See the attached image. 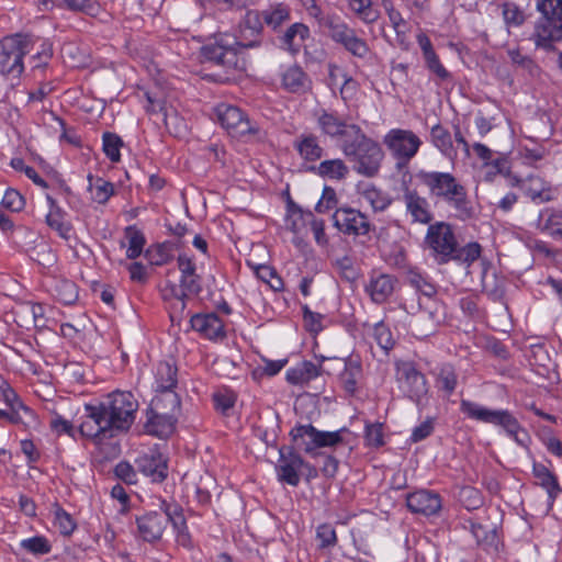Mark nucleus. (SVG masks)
Masks as SVG:
<instances>
[{
  "label": "nucleus",
  "instance_id": "9d476101",
  "mask_svg": "<svg viewBox=\"0 0 562 562\" xmlns=\"http://www.w3.org/2000/svg\"><path fill=\"white\" fill-rule=\"evenodd\" d=\"M79 432L86 438L100 441L111 439L116 435L101 400L85 405V415L79 425Z\"/></svg>",
  "mask_w": 562,
  "mask_h": 562
},
{
  "label": "nucleus",
  "instance_id": "e2e57ef3",
  "mask_svg": "<svg viewBox=\"0 0 562 562\" xmlns=\"http://www.w3.org/2000/svg\"><path fill=\"white\" fill-rule=\"evenodd\" d=\"M364 441L370 448H380L384 442L383 424L381 423H367L364 427Z\"/></svg>",
  "mask_w": 562,
  "mask_h": 562
},
{
  "label": "nucleus",
  "instance_id": "69168bd1",
  "mask_svg": "<svg viewBox=\"0 0 562 562\" xmlns=\"http://www.w3.org/2000/svg\"><path fill=\"white\" fill-rule=\"evenodd\" d=\"M364 198L371 204L373 210L379 212L386 210L392 203V199L389 194L374 187L366 190Z\"/></svg>",
  "mask_w": 562,
  "mask_h": 562
},
{
  "label": "nucleus",
  "instance_id": "72a5a7b5",
  "mask_svg": "<svg viewBox=\"0 0 562 562\" xmlns=\"http://www.w3.org/2000/svg\"><path fill=\"white\" fill-rule=\"evenodd\" d=\"M532 474L537 479L536 484L547 491L549 502L552 505L558 494L562 492L557 475L539 462H533Z\"/></svg>",
  "mask_w": 562,
  "mask_h": 562
},
{
  "label": "nucleus",
  "instance_id": "a878e982",
  "mask_svg": "<svg viewBox=\"0 0 562 562\" xmlns=\"http://www.w3.org/2000/svg\"><path fill=\"white\" fill-rule=\"evenodd\" d=\"M49 205V212L46 214V224L54 229L59 237L69 240L71 237L72 225L66 221V212L58 205L57 201L50 195L46 196Z\"/></svg>",
  "mask_w": 562,
  "mask_h": 562
},
{
  "label": "nucleus",
  "instance_id": "58836bf2",
  "mask_svg": "<svg viewBox=\"0 0 562 562\" xmlns=\"http://www.w3.org/2000/svg\"><path fill=\"white\" fill-rule=\"evenodd\" d=\"M178 369L173 363L160 361L155 370V391L175 390Z\"/></svg>",
  "mask_w": 562,
  "mask_h": 562
},
{
  "label": "nucleus",
  "instance_id": "de8ad7c7",
  "mask_svg": "<svg viewBox=\"0 0 562 562\" xmlns=\"http://www.w3.org/2000/svg\"><path fill=\"white\" fill-rule=\"evenodd\" d=\"M55 297L65 305H71L78 300L77 284L67 279H57L53 286Z\"/></svg>",
  "mask_w": 562,
  "mask_h": 562
},
{
  "label": "nucleus",
  "instance_id": "423d86ee",
  "mask_svg": "<svg viewBox=\"0 0 562 562\" xmlns=\"http://www.w3.org/2000/svg\"><path fill=\"white\" fill-rule=\"evenodd\" d=\"M541 16L536 21L530 40L536 48L555 50L554 43L562 41V0H537Z\"/></svg>",
  "mask_w": 562,
  "mask_h": 562
},
{
  "label": "nucleus",
  "instance_id": "20e7f679",
  "mask_svg": "<svg viewBox=\"0 0 562 562\" xmlns=\"http://www.w3.org/2000/svg\"><path fill=\"white\" fill-rule=\"evenodd\" d=\"M353 136L341 143V151L352 164V169L366 178H374L379 175L384 151L381 145L369 137L361 127H351Z\"/></svg>",
  "mask_w": 562,
  "mask_h": 562
},
{
  "label": "nucleus",
  "instance_id": "338daca9",
  "mask_svg": "<svg viewBox=\"0 0 562 562\" xmlns=\"http://www.w3.org/2000/svg\"><path fill=\"white\" fill-rule=\"evenodd\" d=\"M316 539L319 541L321 549L334 547L337 543L335 528L327 522L319 525L316 529Z\"/></svg>",
  "mask_w": 562,
  "mask_h": 562
},
{
  "label": "nucleus",
  "instance_id": "c9c22d12",
  "mask_svg": "<svg viewBox=\"0 0 562 562\" xmlns=\"http://www.w3.org/2000/svg\"><path fill=\"white\" fill-rule=\"evenodd\" d=\"M310 36V29L303 23H294L279 36L281 47L292 54L299 53L305 40Z\"/></svg>",
  "mask_w": 562,
  "mask_h": 562
},
{
  "label": "nucleus",
  "instance_id": "7c9ffc66",
  "mask_svg": "<svg viewBox=\"0 0 562 562\" xmlns=\"http://www.w3.org/2000/svg\"><path fill=\"white\" fill-rule=\"evenodd\" d=\"M156 393L148 407L149 412H162L166 415L178 418L181 409V400L175 390L156 391Z\"/></svg>",
  "mask_w": 562,
  "mask_h": 562
},
{
  "label": "nucleus",
  "instance_id": "e433bc0d",
  "mask_svg": "<svg viewBox=\"0 0 562 562\" xmlns=\"http://www.w3.org/2000/svg\"><path fill=\"white\" fill-rule=\"evenodd\" d=\"M322 374V367L304 360L286 371V381L293 385L307 384Z\"/></svg>",
  "mask_w": 562,
  "mask_h": 562
},
{
  "label": "nucleus",
  "instance_id": "bf43d9fd",
  "mask_svg": "<svg viewBox=\"0 0 562 562\" xmlns=\"http://www.w3.org/2000/svg\"><path fill=\"white\" fill-rule=\"evenodd\" d=\"M373 337L376 344L386 353L392 350L395 346V339L393 338L392 331L384 322H379L373 327Z\"/></svg>",
  "mask_w": 562,
  "mask_h": 562
},
{
  "label": "nucleus",
  "instance_id": "b1692460",
  "mask_svg": "<svg viewBox=\"0 0 562 562\" xmlns=\"http://www.w3.org/2000/svg\"><path fill=\"white\" fill-rule=\"evenodd\" d=\"M135 464L137 471L153 482H162L167 477V463L159 453L139 456Z\"/></svg>",
  "mask_w": 562,
  "mask_h": 562
},
{
  "label": "nucleus",
  "instance_id": "c756f323",
  "mask_svg": "<svg viewBox=\"0 0 562 562\" xmlns=\"http://www.w3.org/2000/svg\"><path fill=\"white\" fill-rule=\"evenodd\" d=\"M395 282L396 279L390 274L372 276L366 291L374 303L382 304L392 295Z\"/></svg>",
  "mask_w": 562,
  "mask_h": 562
},
{
  "label": "nucleus",
  "instance_id": "c03bdc74",
  "mask_svg": "<svg viewBox=\"0 0 562 562\" xmlns=\"http://www.w3.org/2000/svg\"><path fill=\"white\" fill-rule=\"evenodd\" d=\"M88 189L91 192V198L93 201L100 204H104L114 194V186L112 182L106 181L100 177L94 178L92 175L88 176Z\"/></svg>",
  "mask_w": 562,
  "mask_h": 562
},
{
  "label": "nucleus",
  "instance_id": "3c124183",
  "mask_svg": "<svg viewBox=\"0 0 562 562\" xmlns=\"http://www.w3.org/2000/svg\"><path fill=\"white\" fill-rule=\"evenodd\" d=\"M503 20L508 29L519 27L526 21L525 12L515 2H505L502 4Z\"/></svg>",
  "mask_w": 562,
  "mask_h": 562
},
{
  "label": "nucleus",
  "instance_id": "a211bd4d",
  "mask_svg": "<svg viewBox=\"0 0 562 562\" xmlns=\"http://www.w3.org/2000/svg\"><path fill=\"white\" fill-rule=\"evenodd\" d=\"M402 184L403 202L405 203L407 214L412 216V220L415 223L430 225L432 214L429 210L427 199L419 195L417 190L411 189L405 179H403Z\"/></svg>",
  "mask_w": 562,
  "mask_h": 562
},
{
  "label": "nucleus",
  "instance_id": "4468645a",
  "mask_svg": "<svg viewBox=\"0 0 562 562\" xmlns=\"http://www.w3.org/2000/svg\"><path fill=\"white\" fill-rule=\"evenodd\" d=\"M334 226L345 235H367L372 225L367 215L352 207H338L333 214Z\"/></svg>",
  "mask_w": 562,
  "mask_h": 562
},
{
  "label": "nucleus",
  "instance_id": "2eb2a0df",
  "mask_svg": "<svg viewBox=\"0 0 562 562\" xmlns=\"http://www.w3.org/2000/svg\"><path fill=\"white\" fill-rule=\"evenodd\" d=\"M406 506L413 514L429 517L441 510L442 498L435 491L417 490L406 495Z\"/></svg>",
  "mask_w": 562,
  "mask_h": 562
},
{
  "label": "nucleus",
  "instance_id": "ea45409f",
  "mask_svg": "<svg viewBox=\"0 0 562 562\" xmlns=\"http://www.w3.org/2000/svg\"><path fill=\"white\" fill-rule=\"evenodd\" d=\"M178 247V244L169 240L154 244L146 249L145 257L153 266H164L173 259V251Z\"/></svg>",
  "mask_w": 562,
  "mask_h": 562
},
{
  "label": "nucleus",
  "instance_id": "09e8293b",
  "mask_svg": "<svg viewBox=\"0 0 562 562\" xmlns=\"http://www.w3.org/2000/svg\"><path fill=\"white\" fill-rule=\"evenodd\" d=\"M125 236L128 239L126 257L128 259L138 258L142 255L146 244V238L143 232L136 228V226H127L125 228Z\"/></svg>",
  "mask_w": 562,
  "mask_h": 562
},
{
  "label": "nucleus",
  "instance_id": "37998d69",
  "mask_svg": "<svg viewBox=\"0 0 562 562\" xmlns=\"http://www.w3.org/2000/svg\"><path fill=\"white\" fill-rule=\"evenodd\" d=\"M406 281L416 291L427 297H434L437 294V285L427 274L422 273L416 268H412L407 271Z\"/></svg>",
  "mask_w": 562,
  "mask_h": 562
},
{
  "label": "nucleus",
  "instance_id": "a18cd8bd",
  "mask_svg": "<svg viewBox=\"0 0 562 562\" xmlns=\"http://www.w3.org/2000/svg\"><path fill=\"white\" fill-rule=\"evenodd\" d=\"M412 334L416 338H426L436 330V322L432 313L422 312L409 322Z\"/></svg>",
  "mask_w": 562,
  "mask_h": 562
},
{
  "label": "nucleus",
  "instance_id": "473e14b6",
  "mask_svg": "<svg viewBox=\"0 0 562 562\" xmlns=\"http://www.w3.org/2000/svg\"><path fill=\"white\" fill-rule=\"evenodd\" d=\"M429 142L445 157L449 159H454L457 157V149L453 146L452 135L441 123H437L430 127Z\"/></svg>",
  "mask_w": 562,
  "mask_h": 562
},
{
  "label": "nucleus",
  "instance_id": "603ef678",
  "mask_svg": "<svg viewBox=\"0 0 562 562\" xmlns=\"http://www.w3.org/2000/svg\"><path fill=\"white\" fill-rule=\"evenodd\" d=\"M350 7L364 23L371 24L380 16L379 10L372 5V0H350Z\"/></svg>",
  "mask_w": 562,
  "mask_h": 562
},
{
  "label": "nucleus",
  "instance_id": "6e6d98bb",
  "mask_svg": "<svg viewBox=\"0 0 562 562\" xmlns=\"http://www.w3.org/2000/svg\"><path fill=\"white\" fill-rule=\"evenodd\" d=\"M54 522L63 536H70L76 529V522L70 514H68L58 504L54 505Z\"/></svg>",
  "mask_w": 562,
  "mask_h": 562
},
{
  "label": "nucleus",
  "instance_id": "1a4fd4ad",
  "mask_svg": "<svg viewBox=\"0 0 562 562\" xmlns=\"http://www.w3.org/2000/svg\"><path fill=\"white\" fill-rule=\"evenodd\" d=\"M216 117L227 133L237 138L263 137L259 124L236 105L221 103L215 108Z\"/></svg>",
  "mask_w": 562,
  "mask_h": 562
},
{
  "label": "nucleus",
  "instance_id": "aec40b11",
  "mask_svg": "<svg viewBox=\"0 0 562 562\" xmlns=\"http://www.w3.org/2000/svg\"><path fill=\"white\" fill-rule=\"evenodd\" d=\"M191 328L209 340L224 339V322L215 313L194 314L190 319Z\"/></svg>",
  "mask_w": 562,
  "mask_h": 562
},
{
  "label": "nucleus",
  "instance_id": "c85d7f7f",
  "mask_svg": "<svg viewBox=\"0 0 562 562\" xmlns=\"http://www.w3.org/2000/svg\"><path fill=\"white\" fill-rule=\"evenodd\" d=\"M299 156L306 162H315L324 156V148L319 145L318 137L312 133L297 136L293 143Z\"/></svg>",
  "mask_w": 562,
  "mask_h": 562
},
{
  "label": "nucleus",
  "instance_id": "680f3d73",
  "mask_svg": "<svg viewBox=\"0 0 562 562\" xmlns=\"http://www.w3.org/2000/svg\"><path fill=\"white\" fill-rule=\"evenodd\" d=\"M507 53L515 66L527 71L532 77L538 74L539 67L531 57L524 55L519 49H509Z\"/></svg>",
  "mask_w": 562,
  "mask_h": 562
},
{
  "label": "nucleus",
  "instance_id": "a19ab883",
  "mask_svg": "<svg viewBox=\"0 0 562 562\" xmlns=\"http://www.w3.org/2000/svg\"><path fill=\"white\" fill-rule=\"evenodd\" d=\"M538 224L553 237H562V210L546 209L539 214Z\"/></svg>",
  "mask_w": 562,
  "mask_h": 562
},
{
  "label": "nucleus",
  "instance_id": "13d9d810",
  "mask_svg": "<svg viewBox=\"0 0 562 562\" xmlns=\"http://www.w3.org/2000/svg\"><path fill=\"white\" fill-rule=\"evenodd\" d=\"M236 398L237 396L233 391L228 389L218 390L213 394L214 407L223 415H228L236 403Z\"/></svg>",
  "mask_w": 562,
  "mask_h": 562
},
{
  "label": "nucleus",
  "instance_id": "bb28decb",
  "mask_svg": "<svg viewBox=\"0 0 562 562\" xmlns=\"http://www.w3.org/2000/svg\"><path fill=\"white\" fill-rule=\"evenodd\" d=\"M344 369L339 374V383L344 391L353 396L358 390V383L362 378V364L360 360L355 358L339 359L338 360Z\"/></svg>",
  "mask_w": 562,
  "mask_h": 562
},
{
  "label": "nucleus",
  "instance_id": "0eeeda50",
  "mask_svg": "<svg viewBox=\"0 0 562 562\" xmlns=\"http://www.w3.org/2000/svg\"><path fill=\"white\" fill-rule=\"evenodd\" d=\"M32 38L27 34L16 33L0 41V75L12 80L19 79L24 71V56L30 53Z\"/></svg>",
  "mask_w": 562,
  "mask_h": 562
},
{
  "label": "nucleus",
  "instance_id": "f8f14e48",
  "mask_svg": "<svg viewBox=\"0 0 562 562\" xmlns=\"http://www.w3.org/2000/svg\"><path fill=\"white\" fill-rule=\"evenodd\" d=\"M396 379L400 389L414 403L420 404L428 393L426 376L417 370L414 362L404 361L396 364Z\"/></svg>",
  "mask_w": 562,
  "mask_h": 562
},
{
  "label": "nucleus",
  "instance_id": "7ed1b4c3",
  "mask_svg": "<svg viewBox=\"0 0 562 562\" xmlns=\"http://www.w3.org/2000/svg\"><path fill=\"white\" fill-rule=\"evenodd\" d=\"M425 245L437 265L457 261L470 266L480 258L482 251L481 245L475 241L460 246L452 226L446 222H436L428 226Z\"/></svg>",
  "mask_w": 562,
  "mask_h": 562
},
{
  "label": "nucleus",
  "instance_id": "f3484780",
  "mask_svg": "<svg viewBox=\"0 0 562 562\" xmlns=\"http://www.w3.org/2000/svg\"><path fill=\"white\" fill-rule=\"evenodd\" d=\"M136 524L139 537L146 542L154 543L161 539L168 526V518L162 510H153L136 517Z\"/></svg>",
  "mask_w": 562,
  "mask_h": 562
},
{
  "label": "nucleus",
  "instance_id": "49530a36",
  "mask_svg": "<svg viewBox=\"0 0 562 562\" xmlns=\"http://www.w3.org/2000/svg\"><path fill=\"white\" fill-rule=\"evenodd\" d=\"M260 14H262V22L273 31L290 20V9L283 3H278L277 5L260 11Z\"/></svg>",
  "mask_w": 562,
  "mask_h": 562
},
{
  "label": "nucleus",
  "instance_id": "052dcab7",
  "mask_svg": "<svg viewBox=\"0 0 562 562\" xmlns=\"http://www.w3.org/2000/svg\"><path fill=\"white\" fill-rule=\"evenodd\" d=\"M425 60L426 68L434 74L441 82L448 81L451 79V74L441 64L439 56L437 53L430 52L428 54L423 55Z\"/></svg>",
  "mask_w": 562,
  "mask_h": 562
},
{
  "label": "nucleus",
  "instance_id": "8fccbe9b",
  "mask_svg": "<svg viewBox=\"0 0 562 562\" xmlns=\"http://www.w3.org/2000/svg\"><path fill=\"white\" fill-rule=\"evenodd\" d=\"M437 385L440 390L451 395L458 385V374L451 364H443L439 369Z\"/></svg>",
  "mask_w": 562,
  "mask_h": 562
},
{
  "label": "nucleus",
  "instance_id": "6e6552de",
  "mask_svg": "<svg viewBox=\"0 0 562 562\" xmlns=\"http://www.w3.org/2000/svg\"><path fill=\"white\" fill-rule=\"evenodd\" d=\"M101 401L115 434L127 431L134 424L138 409V402L134 394L116 390L106 394Z\"/></svg>",
  "mask_w": 562,
  "mask_h": 562
},
{
  "label": "nucleus",
  "instance_id": "39448f33",
  "mask_svg": "<svg viewBox=\"0 0 562 562\" xmlns=\"http://www.w3.org/2000/svg\"><path fill=\"white\" fill-rule=\"evenodd\" d=\"M460 412L469 419L502 428L508 437L521 447H528L530 436L508 409H491L469 400L460 401Z\"/></svg>",
  "mask_w": 562,
  "mask_h": 562
},
{
  "label": "nucleus",
  "instance_id": "2f4dec72",
  "mask_svg": "<svg viewBox=\"0 0 562 562\" xmlns=\"http://www.w3.org/2000/svg\"><path fill=\"white\" fill-rule=\"evenodd\" d=\"M483 292L493 301H502L505 295V280L499 278L487 262H482Z\"/></svg>",
  "mask_w": 562,
  "mask_h": 562
},
{
  "label": "nucleus",
  "instance_id": "dca6fc26",
  "mask_svg": "<svg viewBox=\"0 0 562 562\" xmlns=\"http://www.w3.org/2000/svg\"><path fill=\"white\" fill-rule=\"evenodd\" d=\"M305 465L304 459L294 450V447H282L280 449V460L277 465L278 477L291 486H297L300 483L299 470Z\"/></svg>",
  "mask_w": 562,
  "mask_h": 562
},
{
  "label": "nucleus",
  "instance_id": "412c9836",
  "mask_svg": "<svg viewBox=\"0 0 562 562\" xmlns=\"http://www.w3.org/2000/svg\"><path fill=\"white\" fill-rule=\"evenodd\" d=\"M470 531L476 540V544L488 553H497L502 544L496 526H485L474 519L468 520Z\"/></svg>",
  "mask_w": 562,
  "mask_h": 562
},
{
  "label": "nucleus",
  "instance_id": "393cba45",
  "mask_svg": "<svg viewBox=\"0 0 562 562\" xmlns=\"http://www.w3.org/2000/svg\"><path fill=\"white\" fill-rule=\"evenodd\" d=\"M146 415L147 420L144 428L148 435L156 436L158 438H167L173 432L178 420L176 416H169L162 412H149V408L147 409Z\"/></svg>",
  "mask_w": 562,
  "mask_h": 562
},
{
  "label": "nucleus",
  "instance_id": "f257e3e1",
  "mask_svg": "<svg viewBox=\"0 0 562 562\" xmlns=\"http://www.w3.org/2000/svg\"><path fill=\"white\" fill-rule=\"evenodd\" d=\"M258 10H247L238 24V36L218 34L201 47L203 63H210L225 69H244L240 55L245 49L258 48L262 44L263 22Z\"/></svg>",
  "mask_w": 562,
  "mask_h": 562
},
{
  "label": "nucleus",
  "instance_id": "6ab92c4d",
  "mask_svg": "<svg viewBox=\"0 0 562 562\" xmlns=\"http://www.w3.org/2000/svg\"><path fill=\"white\" fill-rule=\"evenodd\" d=\"M159 509L168 518V524H171L177 533V542L188 548L191 546V536L188 529L187 519L183 514V508L177 503H169L165 499L160 501Z\"/></svg>",
  "mask_w": 562,
  "mask_h": 562
},
{
  "label": "nucleus",
  "instance_id": "9b49d317",
  "mask_svg": "<svg viewBox=\"0 0 562 562\" xmlns=\"http://www.w3.org/2000/svg\"><path fill=\"white\" fill-rule=\"evenodd\" d=\"M384 144L397 159V168H402L416 156L422 140L413 131L393 128L384 136Z\"/></svg>",
  "mask_w": 562,
  "mask_h": 562
},
{
  "label": "nucleus",
  "instance_id": "5fc2aeb1",
  "mask_svg": "<svg viewBox=\"0 0 562 562\" xmlns=\"http://www.w3.org/2000/svg\"><path fill=\"white\" fill-rule=\"evenodd\" d=\"M20 546L26 552L35 555L47 554L52 551V544L48 541V539L44 536H34L24 539L21 541Z\"/></svg>",
  "mask_w": 562,
  "mask_h": 562
},
{
  "label": "nucleus",
  "instance_id": "cd10ccee",
  "mask_svg": "<svg viewBox=\"0 0 562 562\" xmlns=\"http://www.w3.org/2000/svg\"><path fill=\"white\" fill-rule=\"evenodd\" d=\"M289 435L294 449L303 450L307 454H315L317 450V429L312 424H297Z\"/></svg>",
  "mask_w": 562,
  "mask_h": 562
},
{
  "label": "nucleus",
  "instance_id": "f704fd0d",
  "mask_svg": "<svg viewBox=\"0 0 562 562\" xmlns=\"http://www.w3.org/2000/svg\"><path fill=\"white\" fill-rule=\"evenodd\" d=\"M306 171L314 172L322 178L331 180H344L348 173L349 168L342 159H328L323 160L319 165H310L305 168Z\"/></svg>",
  "mask_w": 562,
  "mask_h": 562
},
{
  "label": "nucleus",
  "instance_id": "ddd939ff",
  "mask_svg": "<svg viewBox=\"0 0 562 562\" xmlns=\"http://www.w3.org/2000/svg\"><path fill=\"white\" fill-rule=\"evenodd\" d=\"M316 120L317 127L322 135L327 136L331 139L351 138L353 136V130L351 127H360L355 123H348L347 120L341 116L337 111L329 109H317L313 113Z\"/></svg>",
  "mask_w": 562,
  "mask_h": 562
},
{
  "label": "nucleus",
  "instance_id": "f03ea898",
  "mask_svg": "<svg viewBox=\"0 0 562 562\" xmlns=\"http://www.w3.org/2000/svg\"><path fill=\"white\" fill-rule=\"evenodd\" d=\"M416 178L427 188L432 199L452 209L457 218L467 221L474 216V206L465 186L451 172L422 169Z\"/></svg>",
  "mask_w": 562,
  "mask_h": 562
},
{
  "label": "nucleus",
  "instance_id": "4be33fe9",
  "mask_svg": "<svg viewBox=\"0 0 562 562\" xmlns=\"http://www.w3.org/2000/svg\"><path fill=\"white\" fill-rule=\"evenodd\" d=\"M177 261L181 272L180 288L189 295H199L202 291V278L196 273L195 263L184 254L179 255Z\"/></svg>",
  "mask_w": 562,
  "mask_h": 562
},
{
  "label": "nucleus",
  "instance_id": "864d4df0",
  "mask_svg": "<svg viewBox=\"0 0 562 562\" xmlns=\"http://www.w3.org/2000/svg\"><path fill=\"white\" fill-rule=\"evenodd\" d=\"M102 140H103V151H104L105 156L112 162L120 161V159H121L120 150L123 146L122 138L115 133L105 132L102 135Z\"/></svg>",
  "mask_w": 562,
  "mask_h": 562
},
{
  "label": "nucleus",
  "instance_id": "4d7b16f0",
  "mask_svg": "<svg viewBox=\"0 0 562 562\" xmlns=\"http://www.w3.org/2000/svg\"><path fill=\"white\" fill-rule=\"evenodd\" d=\"M349 429L342 427L336 431H322L317 429V449L326 447H336L345 443V434H349Z\"/></svg>",
  "mask_w": 562,
  "mask_h": 562
},
{
  "label": "nucleus",
  "instance_id": "0e129e2a",
  "mask_svg": "<svg viewBox=\"0 0 562 562\" xmlns=\"http://www.w3.org/2000/svg\"><path fill=\"white\" fill-rule=\"evenodd\" d=\"M459 498L468 510L479 509L483 505V496L481 492L472 486L462 487Z\"/></svg>",
  "mask_w": 562,
  "mask_h": 562
},
{
  "label": "nucleus",
  "instance_id": "5701e85b",
  "mask_svg": "<svg viewBox=\"0 0 562 562\" xmlns=\"http://www.w3.org/2000/svg\"><path fill=\"white\" fill-rule=\"evenodd\" d=\"M515 184L520 186L525 194L533 202L543 203L553 200L550 182L539 176L530 175L524 180L515 178Z\"/></svg>",
  "mask_w": 562,
  "mask_h": 562
},
{
  "label": "nucleus",
  "instance_id": "79ce46f5",
  "mask_svg": "<svg viewBox=\"0 0 562 562\" xmlns=\"http://www.w3.org/2000/svg\"><path fill=\"white\" fill-rule=\"evenodd\" d=\"M330 38L344 46L346 49L352 40L357 36L356 30L349 27L346 23L335 19H328L325 23Z\"/></svg>",
  "mask_w": 562,
  "mask_h": 562
},
{
  "label": "nucleus",
  "instance_id": "4c0bfd02",
  "mask_svg": "<svg viewBox=\"0 0 562 562\" xmlns=\"http://www.w3.org/2000/svg\"><path fill=\"white\" fill-rule=\"evenodd\" d=\"M282 86L289 92L302 93L308 89L310 80L300 66L293 65L282 75Z\"/></svg>",
  "mask_w": 562,
  "mask_h": 562
},
{
  "label": "nucleus",
  "instance_id": "774afa93",
  "mask_svg": "<svg viewBox=\"0 0 562 562\" xmlns=\"http://www.w3.org/2000/svg\"><path fill=\"white\" fill-rule=\"evenodd\" d=\"M137 469L127 461H121L114 468L115 476L128 485L137 483Z\"/></svg>",
  "mask_w": 562,
  "mask_h": 562
}]
</instances>
